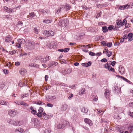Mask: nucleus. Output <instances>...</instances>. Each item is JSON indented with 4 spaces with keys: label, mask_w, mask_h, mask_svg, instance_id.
I'll list each match as a JSON object with an SVG mask.
<instances>
[{
    "label": "nucleus",
    "mask_w": 133,
    "mask_h": 133,
    "mask_svg": "<svg viewBox=\"0 0 133 133\" xmlns=\"http://www.w3.org/2000/svg\"><path fill=\"white\" fill-rule=\"evenodd\" d=\"M22 81H19V83H18V85L19 86H20V87H23L24 86V85H22Z\"/></svg>",
    "instance_id": "63"
},
{
    "label": "nucleus",
    "mask_w": 133,
    "mask_h": 133,
    "mask_svg": "<svg viewBox=\"0 0 133 133\" xmlns=\"http://www.w3.org/2000/svg\"><path fill=\"white\" fill-rule=\"evenodd\" d=\"M128 17H127L125 18V19H124L123 20V22L122 21V26H123L125 25L127 22V21L126 20V19H127L128 18Z\"/></svg>",
    "instance_id": "33"
},
{
    "label": "nucleus",
    "mask_w": 133,
    "mask_h": 133,
    "mask_svg": "<svg viewBox=\"0 0 133 133\" xmlns=\"http://www.w3.org/2000/svg\"><path fill=\"white\" fill-rule=\"evenodd\" d=\"M51 131L48 129H45L44 131V133H50Z\"/></svg>",
    "instance_id": "61"
},
{
    "label": "nucleus",
    "mask_w": 133,
    "mask_h": 133,
    "mask_svg": "<svg viewBox=\"0 0 133 133\" xmlns=\"http://www.w3.org/2000/svg\"><path fill=\"white\" fill-rule=\"evenodd\" d=\"M60 72L64 75H65L67 74L66 70L64 69H61L60 71Z\"/></svg>",
    "instance_id": "28"
},
{
    "label": "nucleus",
    "mask_w": 133,
    "mask_h": 133,
    "mask_svg": "<svg viewBox=\"0 0 133 133\" xmlns=\"http://www.w3.org/2000/svg\"><path fill=\"white\" fill-rule=\"evenodd\" d=\"M106 46L108 47H111L112 46V43L111 42L108 43L107 44Z\"/></svg>",
    "instance_id": "37"
},
{
    "label": "nucleus",
    "mask_w": 133,
    "mask_h": 133,
    "mask_svg": "<svg viewBox=\"0 0 133 133\" xmlns=\"http://www.w3.org/2000/svg\"><path fill=\"white\" fill-rule=\"evenodd\" d=\"M8 102L5 101L3 100L1 101L0 104L2 105H7L8 104Z\"/></svg>",
    "instance_id": "29"
},
{
    "label": "nucleus",
    "mask_w": 133,
    "mask_h": 133,
    "mask_svg": "<svg viewBox=\"0 0 133 133\" xmlns=\"http://www.w3.org/2000/svg\"><path fill=\"white\" fill-rule=\"evenodd\" d=\"M98 115L99 116H101V115H102L103 114V113L102 112V111L99 110V111H98Z\"/></svg>",
    "instance_id": "55"
},
{
    "label": "nucleus",
    "mask_w": 133,
    "mask_h": 133,
    "mask_svg": "<svg viewBox=\"0 0 133 133\" xmlns=\"http://www.w3.org/2000/svg\"><path fill=\"white\" fill-rule=\"evenodd\" d=\"M35 43L34 42H29L28 45V48L30 49H33L35 47Z\"/></svg>",
    "instance_id": "10"
},
{
    "label": "nucleus",
    "mask_w": 133,
    "mask_h": 133,
    "mask_svg": "<svg viewBox=\"0 0 133 133\" xmlns=\"http://www.w3.org/2000/svg\"><path fill=\"white\" fill-rule=\"evenodd\" d=\"M44 119L46 120L49 118V115L46 114L45 116L44 117Z\"/></svg>",
    "instance_id": "59"
},
{
    "label": "nucleus",
    "mask_w": 133,
    "mask_h": 133,
    "mask_svg": "<svg viewBox=\"0 0 133 133\" xmlns=\"http://www.w3.org/2000/svg\"><path fill=\"white\" fill-rule=\"evenodd\" d=\"M40 12L45 15L48 13V10H45L44 9H42L40 10Z\"/></svg>",
    "instance_id": "36"
},
{
    "label": "nucleus",
    "mask_w": 133,
    "mask_h": 133,
    "mask_svg": "<svg viewBox=\"0 0 133 133\" xmlns=\"http://www.w3.org/2000/svg\"><path fill=\"white\" fill-rule=\"evenodd\" d=\"M3 72L5 75L8 74L9 73L8 71L6 69H4L3 70Z\"/></svg>",
    "instance_id": "52"
},
{
    "label": "nucleus",
    "mask_w": 133,
    "mask_h": 133,
    "mask_svg": "<svg viewBox=\"0 0 133 133\" xmlns=\"http://www.w3.org/2000/svg\"><path fill=\"white\" fill-rule=\"evenodd\" d=\"M21 43L18 42V43L16 44V46L18 48H21Z\"/></svg>",
    "instance_id": "57"
},
{
    "label": "nucleus",
    "mask_w": 133,
    "mask_h": 133,
    "mask_svg": "<svg viewBox=\"0 0 133 133\" xmlns=\"http://www.w3.org/2000/svg\"><path fill=\"white\" fill-rule=\"evenodd\" d=\"M23 124V123L22 121H15L13 122V125L15 126H19Z\"/></svg>",
    "instance_id": "11"
},
{
    "label": "nucleus",
    "mask_w": 133,
    "mask_h": 133,
    "mask_svg": "<svg viewBox=\"0 0 133 133\" xmlns=\"http://www.w3.org/2000/svg\"><path fill=\"white\" fill-rule=\"evenodd\" d=\"M101 43L103 45V46H106L107 44L106 42L105 41H102L101 42Z\"/></svg>",
    "instance_id": "47"
},
{
    "label": "nucleus",
    "mask_w": 133,
    "mask_h": 133,
    "mask_svg": "<svg viewBox=\"0 0 133 133\" xmlns=\"http://www.w3.org/2000/svg\"><path fill=\"white\" fill-rule=\"evenodd\" d=\"M129 8L128 5H124L122 6H120L119 7V9L120 10H124L125 9L128 8Z\"/></svg>",
    "instance_id": "23"
},
{
    "label": "nucleus",
    "mask_w": 133,
    "mask_h": 133,
    "mask_svg": "<svg viewBox=\"0 0 133 133\" xmlns=\"http://www.w3.org/2000/svg\"><path fill=\"white\" fill-rule=\"evenodd\" d=\"M68 105L66 104H63L61 108L62 110L64 111H65L67 109Z\"/></svg>",
    "instance_id": "25"
},
{
    "label": "nucleus",
    "mask_w": 133,
    "mask_h": 133,
    "mask_svg": "<svg viewBox=\"0 0 133 133\" xmlns=\"http://www.w3.org/2000/svg\"><path fill=\"white\" fill-rule=\"evenodd\" d=\"M63 8V7H59L58 9L56 11V13L57 14H59L61 11L62 9Z\"/></svg>",
    "instance_id": "32"
},
{
    "label": "nucleus",
    "mask_w": 133,
    "mask_h": 133,
    "mask_svg": "<svg viewBox=\"0 0 133 133\" xmlns=\"http://www.w3.org/2000/svg\"><path fill=\"white\" fill-rule=\"evenodd\" d=\"M104 68L110 70L111 71L114 72V69L108 63L105 64L104 65Z\"/></svg>",
    "instance_id": "8"
},
{
    "label": "nucleus",
    "mask_w": 133,
    "mask_h": 133,
    "mask_svg": "<svg viewBox=\"0 0 133 133\" xmlns=\"http://www.w3.org/2000/svg\"><path fill=\"white\" fill-rule=\"evenodd\" d=\"M69 23V21L67 19H63L62 21L59 22L58 24L61 27H64L68 25Z\"/></svg>",
    "instance_id": "1"
},
{
    "label": "nucleus",
    "mask_w": 133,
    "mask_h": 133,
    "mask_svg": "<svg viewBox=\"0 0 133 133\" xmlns=\"http://www.w3.org/2000/svg\"><path fill=\"white\" fill-rule=\"evenodd\" d=\"M124 69L122 66H120L119 67V71L120 73L122 74H124Z\"/></svg>",
    "instance_id": "16"
},
{
    "label": "nucleus",
    "mask_w": 133,
    "mask_h": 133,
    "mask_svg": "<svg viewBox=\"0 0 133 133\" xmlns=\"http://www.w3.org/2000/svg\"><path fill=\"white\" fill-rule=\"evenodd\" d=\"M63 8H64L65 9L66 11H68L70 10V5L67 4L65 6H63Z\"/></svg>",
    "instance_id": "19"
},
{
    "label": "nucleus",
    "mask_w": 133,
    "mask_h": 133,
    "mask_svg": "<svg viewBox=\"0 0 133 133\" xmlns=\"http://www.w3.org/2000/svg\"><path fill=\"white\" fill-rule=\"evenodd\" d=\"M89 54L91 56H94L95 55V53L91 51H89Z\"/></svg>",
    "instance_id": "48"
},
{
    "label": "nucleus",
    "mask_w": 133,
    "mask_h": 133,
    "mask_svg": "<svg viewBox=\"0 0 133 133\" xmlns=\"http://www.w3.org/2000/svg\"><path fill=\"white\" fill-rule=\"evenodd\" d=\"M56 98V97L55 96H46L45 100L49 102H52Z\"/></svg>",
    "instance_id": "6"
},
{
    "label": "nucleus",
    "mask_w": 133,
    "mask_h": 133,
    "mask_svg": "<svg viewBox=\"0 0 133 133\" xmlns=\"http://www.w3.org/2000/svg\"><path fill=\"white\" fill-rule=\"evenodd\" d=\"M81 111L85 113H87L88 111V109L87 108L83 107L81 109Z\"/></svg>",
    "instance_id": "24"
},
{
    "label": "nucleus",
    "mask_w": 133,
    "mask_h": 133,
    "mask_svg": "<svg viewBox=\"0 0 133 133\" xmlns=\"http://www.w3.org/2000/svg\"><path fill=\"white\" fill-rule=\"evenodd\" d=\"M72 71V70L71 69H69L66 70L67 74H69Z\"/></svg>",
    "instance_id": "42"
},
{
    "label": "nucleus",
    "mask_w": 133,
    "mask_h": 133,
    "mask_svg": "<svg viewBox=\"0 0 133 133\" xmlns=\"http://www.w3.org/2000/svg\"><path fill=\"white\" fill-rule=\"evenodd\" d=\"M128 41H130L133 40V34L132 33L130 32L128 34Z\"/></svg>",
    "instance_id": "14"
},
{
    "label": "nucleus",
    "mask_w": 133,
    "mask_h": 133,
    "mask_svg": "<svg viewBox=\"0 0 133 133\" xmlns=\"http://www.w3.org/2000/svg\"><path fill=\"white\" fill-rule=\"evenodd\" d=\"M102 31L103 32H107L108 31V28L106 26H104L102 27Z\"/></svg>",
    "instance_id": "27"
},
{
    "label": "nucleus",
    "mask_w": 133,
    "mask_h": 133,
    "mask_svg": "<svg viewBox=\"0 0 133 133\" xmlns=\"http://www.w3.org/2000/svg\"><path fill=\"white\" fill-rule=\"evenodd\" d=\"M129 105L130 107L133 108V102L130 103L129 104Z\"/></svg>",
    "instance_id": "64"
},
{
    "label": "nucleus",
    "mask_w": 133,
    "mask_h": 133,
    "mask_svg": "<svg viewBox=\"0 0 133 133\" xmlns=\"http://www.w3.org/2000/svg\"><path fill=\"white\" fill-rule=\"evenodd\" d=\"M31 113L35 115L37 113V111L36 110H32L31 111Z\"/></svg>",
    "instance_id": "53"
},
{
    "label": "nucleus",
    "mask_w": 133,
    "mask_h": 133,
    "mask_svg": "<svg viewBox=\"0 0 133 133\" xmlns=\"http://www.w3.org/2000/svg\"><path fill=\"white\" fill-rule=\"evenodd\" d=\"M42 22L44 23L48 24L51 23V21L48 19H46L45 20H43V21Z\"/></svg>",
    "instance_id": "30"
},
{
    "label": "nucleus",
    "mask_w": 133,
    "mask_h": 133,
    "mask_svg": "<svg viewBox=\"0 0 133 133\" xmlns=\"http://www.w3.org/2000/svg\"><path fill=\"white\" fill-rule=\"evenodd\" d=\"M26 70L24 69H22L19 71L20 74L22 75H24L27 72Z\"/></svg>",
    "instance_id": "22"
},
{
    "label": "nucleus",
    "mask_w": 133,
    "mask_h": 133,
    "mask_svg": "<svg viewBox=\"0 0 133 133\" xmlns=\"http://www.w3.org/2000/svg\"><path fill=\"white\" fill-rule=\"evenodd\" d=\"M41 63H45L46 62V60L45 58H41Z\"/></svg>",
    "instance_id": "41"
},
{
    "label": "nucleus",
    "mask_w": 133,
    "mask_h": 133,
    "mask_svg": "<svg viewBox=\"0 0 133 133\" xmlns=\"http://www.w3.org/2000/svg\"><path fill=\"white\" fill-rule=\"evenodd\" d=\"M128 35H124V36L122 37V39L124 40L125 39H127L128 38Z\"/></svg>",
    "instance_id": "54"
},
{
    "label": "nucleus",
    "mask_w": 133,
    "mask_h": 133,
    "mask_svg": "<svg viewBox=\"0 0 133 133\" xmlns=\"http://www.w3.org/2000/svg\"><path fill=\"white\" fill-rule=\"evenodd\" d=\"M29 95L28 94H22L21 95V97L22 98H23L24 97H27Z\"/></svg>",
    "instance_id": "35"
},
{
    "label": "nucleus",
    "mask_w": 133,
    "mask_h": 133,
    "mask_svg": "<svg viewBox=\"0 0 133 133\" xmlns=\"http://www.w3.org/2000/svg\"><path fill=\"white\" fill-rule=\"evenodd\" d=\"M76 85H69V87L72 89H74L76 88Z\"/></svg>",
    "instance_id": "39"
},
{
    "label": "nucleus",
    "mask_w": 133,
    "mask_h": 133,
    "mask_svg": "<svg viewBox=\"0 0 133 133\" xmlns=\"http://www.w3.org/2000/svg\"><path fill=\"white\" fill-rule=\"evenodd\" d=\"M114 26L112 25H110L108 27V29L109 30H111L114 29Z\"/></svg>",
    "instance_id": "40"
},
{
    "label": "nucleus",
    "mask_w": 133,
    "mask_h": 133,
    "mask_svg": "<svg viewBox=\"0 0 133 133\" xmlns=\"http://www.w3.org/2000/svg\"><path fill=\"white\" fill-rule=\"evenodd\" d=\"M109 53H110L109 54L108 53V54H107V55L108 57H110L112 55V52L111 51H109Z\"/></svg>",
    "instance_id": "60"
},
{
    "label": "nucleus",
    "mask_w": 133,
    "mask_h": 133,
    "mask_svg": "<svg viewBox=\"0 0 133 133\" xmlns=\"http://www.w3.org/2000/svg\"><path fill=\"white\" fill-rule=\"evenodd\" d=\"M53 105L52 104L50 103H48L46 104V106L48 107H52L53 106Z\"/></svg>",
    "instance_id": "58"
},
{
    "label": "nucleus",
    "mask_w": 133,
    "mask_h": 133,
    "mask_svg": "<svg viewBox=\"0 0 133 133\" xmlns=\"http://www.w3.org/2000/svg\"><path fill=\"white\" fill-rule=\"evenodd\" d=\"M37 16L36 14V13L33 11H32L30 13H29V15H28L27 17V18H29L30 19H32V18L35 19L37 18Z\"/></svg>",
    "instance_id": "4"
},
{
    "label": "nucleus",
    "mask_w": 133,
    "mask_h": 133,
    "mask_svg": "<svg viewBox=\"0 0 133 133\" xmlns=\"http://www.w3.org/2000/svg\"><path fill=\"white\" fill-rule=\"evenodd\" d=\"M7 122L9 124H12L13 123V121L11 119H8Z\"/></svg>",
    "instance_id": "43"
},
{
    "label": "nucleus",
    "mask_w": 133,
    "mask_h": 133,
    "mask_svg": "<svg viewBox=\"0 0 133 133\" xmlns=\"http://www.w3.org/2000/svg\"><path fill=\"white\" fill-rule=\"evenodd\" d=\"M112 90L114 93H117L118 94L119 93L121 89L120 88L118 87L116 84L115 83L112 88Z\"/></svg>",
    "instance_id": "5"
},
{
    "label": "nucleus",
    "mask_w": 133,
    "mask_h": 133,
    "mask_svg": "<svg viewBox=\"0 0 133 133\" xmlns=\"http://www.w3.org/2000/svg\"><path fill=\"white\" fill-rule=\"evenodd\" d=\"M64 50V52H68L69 50L70 49L69 48H65Z\"/></svg>",
    "instance_id": "56"
},
{
    "label": "nucleus",
    "mask_w": 133,
    "mask_h": 133,
    "mask_svg": "<svg viewBox=\"0 0 133 133\" xmlns=\"http://www.w3.org/2000/svg\"><path fill=\"white\" fill-rule=\"evenodd\" d=\"M116 25L118 26H119L118 27H120L121 26H123L122 24V21L121 20L118 19L116 21Z\"/></svg>",
    "instance_id": "20"
},
{
    "label": "nucleus",
    "mask_w": 133,
    "mask_h": 133,
    "mask_svg": "<svg viewBox=\"0 0 133 133\" xmlns=\"http://www.w3.org/2000/svg\"><path fill=\"white\" fill-rule=\"evenodd\" d=\"M43 34L44 36L47 37L52 36L54 35V32L51 30L49 31L44 30Z\"/></svg>",
    "instance_id": "2"
},
{
    "label": "nucleus",
    "mask_w": 133,
    "mask_h": 133,
    "mask_svg": "<svg viewBox=\"0 0 133 133\" xmlns=\"http://www.w3.org/2000/svg\"><path fill=\"white\" fill-rule=\"evenodd\" d=\"M16 53V50H14L12 51H10L9 52V53L11 55H12Z\"/></svg>",
    "instance_id": "44"
},
{
    "label": "nucleus",
    "mask_w": 133,
    "mask_h": 133,
    "mask_svg": "<svg viewBox=\"0 0 133 133\" xmlns=\"http://www.w3.org/2000/svg\"><path fill=\"white\" fill-rule=\"evenodd\" d=\"M17 111L14 110H12L9 112V114L12 117L15 116L17 114Z\"/></svg>",
    "instance_id": "7"
},
{
    "label": "nucleus",
    "mask_w": 133,
    "mask_h": 133,
    "mask_svg": "<svg viewBox=\"0 0 133 133\" xmlns=\"http://www.w3.org/2000/svg\"><path fill=\"white\" fill-rule=\"evenodd\" d=\"M12 38L10 35L6 36L5 38V41L6 42L10 43L11 42Z\"/></svg>",
    "instance_id": "15"
},
{
    "label": "nucleus",
    "mask_w": 133,
    "mask_h": 133,
    "mask_svg": "<svg viewBox=\"0 0 133 133\" xmlns=\"http://www.w3.org/2000/svg\"><path fill=\"white\" fill-rule=\"evenodd\" d=\"M18 105L21 104L22 105L25 106H28L29 105L27 104L26 103H25L23 101H22L19 104H18Z\"/></svg>",
    "instance_id": "31"
},
{
    "label": "nucleus",
    "mask_w": 133,
    "mask_h": 133,
    "mask_svg": "<svg viewBox=\"0 0 133 133\" xmlns=\"http://www.w3.org/2000/svg\"><path fill=\"white\" fill-rule=\"evenodd\" d=\"M124 25H125L124 29H125L130 27V24L129 23H127Z\"/></svg>",
    "instance_id": "49"
},
{
    "label": "nucleus",
    "mask_w": 133,
    "mask_h": 133,
    "mask_svg": "<svg viewBox=\"0 0 133 133\" xmlns=\"http://www.w3.org/2000/svg\"><path fill=\"white\" fill-rule=\"evenodd\" d=\"M101 62H107V59L105 58H103L101 60Z\"/></svg>",
    "instance_id": "50"
},
{
    "label": "nucleus",
    "mask_w": 133,
    "mask_h": 133,
    "mask_svg": "<svg viewBox=\"0 0 133 133\" xmlns=\"http://www.w3.org/2000/svg\"><path fill=\"white\" fill-rule=\"evenodd\" d=\"M102 12L101 11H100L99 13H98L97 16H96V18H98L100 16H101L102 15Z\"/></svg>",
    "instance_id": "45"
},
{
    "label": "nucleus",
    "mask_w": 133,
    "mask_h": 133,
    "mask_svg": "<svg viewBox=\"0 0 133 133\" xmlns=\"http://www.w3.org/2000/svg\"><path fill=\"white\" fill-rule=\"evenodd\" d=\"M34 32L36 34H37L38 33V30L37 29V27H35L34 28Z\"/></svg>",
    "instance_id": "38"
},
{
    "label": "nucleus",
    "mask_w": 133,
    "mask_h": 133,
    "mask_svg": "<svg viewBox=\"0 0 133 133\" xmlns=\"http://www.w3.org/2000/svg\"><path fill=\"white\" fill-rule=\"evenodd\" d=\"M30 123L34 127H38L39 125L40 121L36 118H33L31 119Z\"/></svg>",
    "instance_id": "3"
},
{
    "label": "nucleus",
    "mask_w": 133,
    "mask_h": 133,
    "mask_svg": "<svg viewBox=\"0 0 133 133\" xmlns=\"http://www.w3.org/2000/svg\"><path fill=\"white\" fill-rule=\"evenodd\" d=\"M85 89L84 88H82L79 92V94L82 95L84 94L85 93Z\"/></svg>",
    "instance_id": "17"
},
{
    "label": "nucleus",
    "mask_w": 133,
    "mask_h": 133,
    "mask_svg": "<svg viewBox=\"0 0 133 133\" xmlns=\"http://www.w3.org/2000/svg\"><path fill=\"white\" fill-rule=\"evenodd\" d=\"M5 86V85L4 84H0V89H3Z\"/></svg>",
    "instance_id": "46"
},
{
    "label": "nucleus",
    "mask_w": 133,
    "mask_h": 133,
    "mask_svg": "<svg viewBox=\"0 0 133 133\" xmlns=\"http://www.w3.org/2000/svg\"><path fill=\"white\" fill-rule=\"evenodd\" d=\"M92 62L91 61H89L87 63H86L87 66L88 67L89 66L91 65V64Z\"/></svg>",
    "instance_id": "51"
},
{
    "label": "nucleus",
    "mask_w": 133,
    "mask_h": 133,
    "mask_svg": "<svg viewBox=\"0 0 133 133\" xmlns=\"http://www.w3.org/2000/svg\"><path fill=\"white\" fill-rule=\"evenodd\" d=\"M34 104L37 105H42L45 104V103L40 101H38L37 102L34 103Z\"/></svg>",
    "instance_id": "26"
},
{
    "label": "nucleus",
    "mask_w": 133,
    "mask_h": 133,
    "mask_svg": "<svg viewBox=\"0 0 133 133\" xmlns=\"http://www.w3.org/2000/svg\"><path fill=\"white\" fill-rule=\"evenodd\" d=\"M65 126V125L64 124H59L57 126V128L58 129H63Z\"/></svg>",
    "instance_id": "18"
},
{
    "label": "nucleus",
    "mask_w": 133,
    "mask_h": 133,
    "mask_svg": "<svg viewBox=\"0 0 133 133\" xmlns=\"http://www.w3.org/2000/svg\"><path fill=\"white\" fill-rule=\"evenodd\" d=\"M105 95L106 98H107L109 97V95H110L109 90L108 89H106L104 93Z\"/></svg>",
    "instance_id": "21"
},
{
    "label": "nucleus",
    "mask_w": 133,
    "mask_h": 133,
    "mask_svg": "<svg viewBox=\"0 0 133 133\" xmlns=\"http://www.w3.org/2000/svg\"><path fill=\"white\" fill-rule=\"evenodd\" d=\"M116 77H118V78H120L121 79H123V81H126L127 80V79L125 78V77L118 75H117Z\"/></svg>",
    "instance_id": "34"
},
{
    "label": "nucleus",
    "mask_w": 133,
    "mask_h": 133,
    "mask_svg": "<svg viewBox=\"0 0 133 133\" xmlns=\"http://www.w3.org/2000/svg\"><path fill=\"white\" fill-rule=\"evenodd\" d=\"M59 85L61 86L67 87V85L66 84L64 83H60L59 84Z\"/></svg>",
    "instance_id": "62"
},
{
    "label": "nucleus",
    "mask_w": 133,
    "mask_h": 133,
    "mask_svg": "<svg viewBox=\"0 0 133 133\" xmlns=\"http://www.w3.org/2000/svg\"><path fill=\"white\" fill-rule=\"evenodd\" d=\"M84 122L86 124H89V125L91 126L92 125V121L88 118H85L84 119Z\"/></svg>",
    "instance_id": "12"
},
{
    "label": "nucleus",
    "mask_w": 133,
    "mask_h": 133,
    "mask_svg": "<svg viewBox=\"0 0 133 133\" xmlns=\"http://www.w3.org/2000/svg\"><path fill=\"white\" fill-rule=\"evenodd\" d=\"M58 64V63L57 62L52 61L48 64V67L50 68L52 67L55 66L57 65Z\"/></svg>",
    "instance_id": "13"
},
{
    "label": "nucleus",
    "mask_w": 133,
    "mask_h": 133,
    "mask_svg": "<svg viewBox=\"0 0 133 133\" xmlns=\"http://www.w3.org/2000/svg\"><path fill=\"white\" fill-rule=\"evenodd\" d=\"M4 10L6 12L9 13H12L14 12V10L10 8H8L6 6H5L4 7Z\"/></svg>",
    "instance_id": "9"
}]
</instances>
